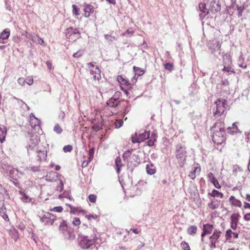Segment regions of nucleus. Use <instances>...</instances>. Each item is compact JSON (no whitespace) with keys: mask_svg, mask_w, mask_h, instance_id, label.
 I'll return each mask as SVG.
<instances>
[{"mask_svg":"<svg viewBox=\"0 0 250 250\" xmlns=\"http://www.w3.org/2000/svg\"><path fill=\"white\" fill-rule=\"evenodd\" d=\"M224 120H218L212 126L211 130L213 132L212 140L214 143L221 144L225 139V130Z\"/></svg>","mask_w":250,"mask_h":250,"instance_id":"obj_1","label":"nucleus"},{"mask_svg":"<svg viewBox=\"0 0 250 250\" xmlns=\"http://www.w3.org/2000/svg\"><path fill=\"white\" fill-rule=\"evenodd\" d=\"M88 229L92 231V234L85 236L79 235L78 238L79 246L83 249H87L90 248L97 240L96 229L94 228Z\"/></svg>","mask_w":250,"mask_h":250,"instance_id":"obj_2","label":"nucleus"},{"mask_svg":"<svg viewBox=\"0 0 250 250\" xmlns=\"http://www.w3.org/2000/svg\"><path fill=\"white\" fill-rule=\"evenodd\" d=\"M175 155L179 166L183 167L186 163L187 156L186 147L181 144L177 145L176 146Z\"/></svg>","mask_w":250,"mask_h":250,"instance_id":"obj_3","label":"nucleus"},{"mask_svg":"<svg viewBox=\"0 0 250 250\" xmlns=\"http://www.w3.org/2000/svg\"><path fill=\"white\" fill-rule=\"evenodd\" d=\"M59 230L62 233L65 238L69 240H73L75 238V233L71 228H68L66 222L63 221L59 226Z\"/></svg>","mask_w":250,"mask_h":250,"instance_id":"obj_4","label":"nucleus"},{"mask_svg":"<svg viewBox=\"0 0 250 250\" xmlns=\"http://www.w3.org/2000/svg\"><path fill=\"white\" fill-rule=\"evenodd\" d=\"M216 111L213 112V116L221 115L227 107V100L223 99H218L215 102Z\"/></svg>","mask_w":250,"mask_h":250,"instance_id":"obj_5","label":"nucleus"},{"mask_svg":"<svg viewBox=\"0 0 250 250\" xmlns=\"http://www.w3.org/2000/svg\"><path fill=\"white\" fill-rule=\"evenodd\" d=\"M149 131H144L142 133H140L139 135L136 132L134 135L131 137V141L133 143H140L149 138Z\"/></svg>","mask_w":250,"mask_h":250,"instance_id":"obj_6","label":"nucleus"},{"mask_svg":"<svg viewBox=\"0 0 250 250\" xmlns=\"http://www.w3.org/2000/svg\"><path fill=\"white\" fill-rule=\"evenodd\" d=\"M56 219V216L49 213H44L40 217V221L44 225H52Z\"/></svg>","mask_w":250,"mask_h":250,"instance_id":"obj_7","label":"nucleus"},{"mask_svg":"<svg viewBox=\"0 0 250 250\" xmlns=\"http://www.w3.org/2000/svg\"><path fill=\"white\" fill-rule=\"evenodd\" d=\"M80 33L79 30L77 28H73L70 27L66 29L65 32V35L67 38H70L72 39L76 40L80 38Z\"/></svg>","mask_w":250,"mask_h":250,"instance_id":"obj_8","label":"nucleus"},{"mask_svg":"<svg viewBox=\"0 0 250 250\" xmlns=\"http://www.w3.org/2000/svg\"><path fill=\"white\" fill-rule=\"evenodd\" d=\"M221 232L218 229L214 230L213 234L210 236V247L211 249L215 248L216 242H218V239L220 237Z\"/></svg>","mask_w":250,"mask_h":250,"instance_id":"obj_9","label":"nucleus"},{"mask_svg":"<svg viewBox=\"0 0 250 250\" xmlns=\"http://www.w3.org/2000/svg\"><path fill=\"white\" fill-rule=\"evenodd\" d=\"M39 142V139L37 135H32L31 136L28 144L26 146L28 152H29V149L31 150L36 146Z\"/></svg>","mask_w":250,"mask_h":250,"instance_id":"obj_10","label":"nucleus"},{"mask_svg":"<svg viewBox=\"0 0 250 250\" xmlns=\"http://www.w3.org/2000/svg\"><path fill=\"white\" fill-rule=\"evenodd\" d=\"M121 92L117 91L115 93L114 97L110 98L107 102V104L112 107H115L118 106L119 102L117 101V99L120 96Z\"/></svg>","mask_w":250,"mask_h":250,"instance_id":"obj_11","label":"nucleus"},{"mask_svg":"<svg viewBox=\"0 0 250 250\" xmlns=\"http://www.w3.org/2000/svg\"><path fill=\"white\" fill-rule=\"evenodd\" d=\"M198 7L200 12L199 14L200 18L201 20H203L208 14L209 10L206 8V4L203 3H200L199 4Z\"/></svg>","mask_w":250,"mask_h":250,"instance_id":"obj_12","label":"nucleus"},{"mask_svg":"<svg viewBox=\"0 0 250 250\" xmlns=\"http://www.w3.org/2000/svg\"><path fill=\"white\" fill-rule=\"evenodd\" d=\"M221 5L219 0H212L210 3V10L213 12H217L220 10Z\"/></svg>","mask_w":250,"mask_h":250,"instance_id":"obj_13","label":"nucleus"},{"mask_svg":"<svg viewBox=\"0 0 250 250\" xmlns=\"http://www.w3.org/2000/svg\"><path fill=\"white\" fill-rule=\"evenodd\" d=\"M91 75L93 76V80L99 81L101 79V70L96 66L94 69H89Z\"/></svg>","mask_w":250,"mask_h":250,"instance_id":"obj_14","label":"nucleus"},{"mask_svg":"<svg viewBox=\"0 0 250 250\" xmlns=\"http://www.w3.org/2000/svg\"><path fill=\"white\" fill-rule=\"evenodd\" d=\"M84 16L85 17H89L90 14L93 13L94 12V7L89 4H85L83 5Z\"/></svg>","mask_w":250,"mask_h":250,"instance_id":"obj_15","label":"nucleus"},{"mask_svg":"<svg viewBox=\"0 0 250 250\" xmlns=\"http://www.w3.org/2000/svg\"><path fill=\"white\" fill-rule=\"evenodd\" d=\"M10 36V30L9 29L4 30L0 34V43H5V40L7 39Z\"/></svg>","mask_w":250,"mask_h":250,"instance_id":"obj_16","label":"nucleus"},{"mask_svg":"<svg viewBox=\"0 0 250 250\" xmlns=\"http://www.w3.org/2000/svg\"><path fill=\"white\" fill-rule=\"evenodd\" d=\"M221 45L219 42L215 41L212 47H211V52L214 55L220 54Z\"/></svg>","mask_w":250,"mask_h":250,"instance_id":"obj_17","label":"nucleus"},{"mask_svg":"<svg viewBox=\"0 0 250 250\" xmlns=\"http://www.w3.org/2000/svg\"><path fill=\"white\" fill-rule=\"evenodd\" d=\"M31 40L34 42L42 45L44 43L42 39L40 38L36 33L31 34Z\"/></svg>","mask_w":250,"mask_h":250,"instance_id":"obj_18","label":"nucleus"},{"mask_svg":"<svg viewBox=\"0 0 250 250\" xmlns=\"http://www.w3.org/2000/svg\"><path fill=\"white\" fill-rule=\"evenodd\" d=\"M236 123H233L232 125V126H229L228 127L227 130L228 133L230 134H234L237 133H240V130L238 129L237 126L236 125Z\"/></svg>","mask_w":250,"mask_h":250,"instance_id":"obj_19","label":"nucleus"},{"mask_svg":"<svg viewBox=\"0 0 250 250\" xmlns=\"http://www.w3.org/2000/svg\"><path fill=\"white\" fill-rule=\"evenodd\" d=\"M146 172L148 174L152 175L156 171V167L152 164H148L146 166Z\"/></svg>","mask_w":250,"mask_h":250,"instance_id":"obj_20","label":"nucleus"},{"mask_svg":"<svg viewBox=\"0 0 250 250\" xmlns=\"http://www.w3.org/2000/svg\"><path fill=\"white\" fill-rule=\"evenodd\" d=\"M6 134V128L4 125H0V142L3 143L5 141Z\"/></svg>","mask_w":250,"mask_h":250,"instance_id":"obj_21","label":"nucleus"},{"mask_svg":"<svg viewBox=\"0 0 250 250\" xmlns=\"http://www.w3.org/2000/svg\"><path fill=\"white\" fill-rule=\"evenodd\" d=\"M30 123L32 127H35L37 125H39L40 121L32 113L30 115Z\"/></svg>","mask_w":250,"mask_h":250,"instance_id":"obj_22","label":"nucleus"},{"mask_svg":"<svg viewBox=\"0 0 250 250\" xmlns=\"http://www.w3.org/2000/svg\"><path fill=\"white\" fill-rule=\"evenodd\" d=\"M229 201H231L232 205L234 206H237L238 207H241L242 206L241 202L235 198L233 196H231L229 197Z\"/></svg>","mask_w":250,"mask_h":250,"instance_id":"obj_23","label":"nucleus"},{"mask_svg":"<svg viewBox=\"0 0 250 250\" xmlns=\"http://www.w3.org/2000/svg\"><path fill=\"white\" fill-rule=\"evenodd\" d=\"M115 163L116 167L117 173L119 174L121 171V167L122 166V161L119 157L116 158Z\"/></svg>","mask_w":250,"mask_h":250,"instance_id":"obj_24","label":"nucleus"},{"mask_svg":"<svg viewBox=\"0 0 250 250\" xmlns=\"http://www.w3.org/2000/svg\"><path fill=\"white\" fill-rule=\"evenodd\" d=\"M208 195L213 197H218L220 198H223L224 197V195L222 193L214 189H213L211 192L208 193Z\"/></svg>","mask_w":250,"mask_h":250,"instance_id":"obj_25","label":"nucleus"},{"mask_svg":"<svg viewBox=\"0 0 250 250\" xmlns=\"http://www.w3.org/2000/svg\"><path fill=\"white\" fill-rule=\"evenodd\" d=\"M156 135L154 133H152L151 134L150 140L146 142V145L149 146H153L154 144V142L156 141Z\"/></svg>","mask_w":250,"mask_h":250,"instance_id":"obj_26","label":"nucleus"},{"mask_svg":"<svg viewBox=\"0 0 250 250\" xmlns=\"http://www.w3.org/2000/svg\"><path fill=\"white\" fill-rule=\"evenodd\" d=\"M213 226L209 224L203 226V230H204L207 234H210L212 231Z\"/></svg>","mask_w":250,"mask_h":250,"instance_id":"obj_27","label":"nucleus"},{"mask_svg":"<svg viewBox=\"0 0 250 250\" xmlns=\"http://www.w3.org/2000/svg\"><path fill=\"white\" fill-rule=\"evenodd\" d=\"M117 79V81L121 84H124L126 86H129L130 85V83L125 78H123L122 76H118Z\"/></svg>","mask_w":250,"mask_h":250,"instance_id":"obj_28","label":"nucleus"},{"mask_svg":"<svg viewBox=\"0 0 250 250\" xmlns=\"http://www.w3.org/2000/svg\"><path fill=\"white\" fill-rule=\"evenodd\" d=\"M244 57H243L242 54H241V55L239 57L238 60V64L240 67H241L243 68H246L247 65L245 63H244Z\"/></svg>","mask_w":250,"mask_h":250,"instance_id":"obj_29","label":"nucleus"},{"mask_svg":"<svg viewBox=\"0 0 250 250\" xmlns=\"http://www.w3.org/2000/svg\"><path fill=\"white\" fill-rule=\"evenodd\" d=\"M197 230V227L196 226L193 225L188 229L187 232L188 234L193 235L196 233Z\"/></svg>","mask_w":250,"mask_h":250,"instance_id":"obj_30","label":"nucleus"},{"mask_svg":"<svg viewBox=\"0 0 250 250\" xmlns=\"http://www.w3.org/2000/svg\"><path fill=\"white\" fill-rule=\"evenodd\" d=\"M19 193L22 195L21 200L23 202L27 203L31 201V198L22 191H19Z\"/></svg>","mask_w":250,"mask_h":250,"instance_id":"obj_31","label":"nucleus"},{"mask_svg":"<svg viewBox=\"0 0 250 250\" xmlns=\"http://www.w3.org/2000/svg\"><path fill=\"white\" fill-rule=\"evenodd\" d=\"M38 153V157L40 160H45L47 157V153L46 151H39Z\"/></svg>","mask_w":250,"mask_h":250,"instance_id":"obj_32","label":"nucleus"},{"mask_svg":"<svg viewBox=\"0 0 250 250\" xmlns=\"http://www.w3.org/2000/svg\"><path fill=\"white\" fill-rule=\"evenodd\" d=\"M239 216L238 213H233L230 217L231 222L238 224Z\"/></svg>","mask_w":250,"mask_h":250,"instance_id":"obj_33","label":"nucleus"},{"mask_svg":"<svg viewBox=\"0 0 250 250\" xmlns=\"http://www.w3.org/2000/svg\"><path fill=\"white\" fill-rule=\"evenodd\" d=\"M133 69L134 72H135V75L141 76L144 74V71L138 67L133 66Z\"/></svg>","mask_w":250,"mask_h":250,"instance_id":"obj_34","label":"nucleus"},{"mask_svg":"<svg viewBox=\"0 0 250 250\" xmlns=\"http://www.w3.org/2000/svg\"><path fill=\"white\" fill-rule=\"evenodd\" d=\"M94 148H91L88 151V159L89 160V162H90L92 161L94 157Z\"/></svg>","mask_w":250,"mask_h":250,"instance_id":"obj_35","label":"nucleus"},{"mask_svg":"<svg viewBox=\"0 0 250 250\" xmlns=\"http://www.w3.org/2000/svg\"><path fill=\"white\" fill-rule=\"evenodd\" d=\"M223 71L227 72L229 74L234 73L235 72L233 70V69L230 66H224L223 69H222Z\"/></svg>","mask_w":250,"mask_h":250,"instance_id":"obj_36","label":"nucleus"},{"mask_svg":"<svg viewBox=\"0 0 250 250\" xmlns=\"http://www.w3.org/2000/svg\"><path fill=\"white\" fill-rule=\"evenodd\" d=\"M181 246L184 250H190L188 244L185 241L181 242Z\"/></svg>","mask_w":250,"mask_h":250,"instance_id":"obj_37","label":"nucleus"},{"mask_svg":"<svg viewBox=\"0 0 250 250\" xmlns=\"http://www.w3.org/2000/svg\"><path fill=\"white\" fill-rule=\"evenodd\" d=\"M53 130L57 134H61L62 131V128L59 124H56L55 125Z\"/></svg>","mask_w":250,"mask_h":250,"instance_id":"obj_38","label":"nucleus"},{"mask_svg":"<svg viewBox=\"0 0 250 250\" xmlns=\"http://www.w3.org/2000/svg\"><path fill=\"white\" fill-rule=\"evenodd\" d=\"M165 68L169 71H171L174 69V66L172 63H167L165 65Z\"/></svg>","mask_w":250,"mask_h":250,"instance_id":"obj_39","label":"nucleus"},{"mask_svg":"<svg viewBox=\"0 0 250 250\" xmlns=\"http://www.w3.org/2000/svg\"><path fill=\"white\" fill-rule=\"evenodd\" d=\"M216 188H220L221 186L216 178H213L210 181Z\"/></svg>","mask_w":250,"mask_h":250,"instance_id":"obj_40","label":"nucleus"},{"mask_svg":"<svg viewBox=\"0 0 250 250\" xmlns=\"http://www.w3.org/2000/svg\"><path fill=\"white\" fill-rule=\"evenodd\" d=\"M4 2L5 9L9 11L12 10V7L9 2V0H5Z\"/></svg>","mask_w":250,"mask_h":250,"instance_id":"obj_41","label":"nucleus"},{"mask_svg":"<svg viewBox=\"0 0 250 250\" xmlns=\"http://www.w3.org/2000/svg\"><path fill=\"white\" fill-rule=\"evenodd\" d=\"M208 207L212 209H215L218 208L219 205L215 204L213 201L211 200V202L208 204Z\"/></svg>","mask_w":250,"mask_h":250,"instance_id":"obj_42","label":"nucleus"},{"mask_svg":"<svg viewBox=\"0 0 250 250\" xmlns=\"http://www.w3.org/2000/svg\"><path fill=\"white\" fill-rule=\"evenodd\" d=\"M97 196L94 194H90L88 196L89 201L92 203H94L96 201Z\"/></svg>","mask_w":250,"mask_h":250,"instance_id":"obj_43","label":"nucleus"},{"mask_svg":"<svg viewBox=\"0 0 250 250\" xmlns=\"http://www.w3.org/2000/svg\"><path fill=\"white\" fill-rule=\"evenodd\" d=\"M232 234V231L230 229H229L226 231V237L227 240H230L231 235Z\"/></svg>","mask_w":250,"mask_h":250,"instance_id":"obj_44","label":"nucleus"},{"mask_svg":"<svg viewBox=\"0 0 250 250\" xmlns=\"http://www.w3.org/2000/svg\"><path fill=\"white\" fill-rule=\"evenodd\" d=\"M73 8V14L75 15L76 16H78L79 15V9L75 4H73L72 6Z\"/></svg>","mask_w":250,"mask_h":250,"instance_id":"obj_45","label":"nucleus"},{"mask_svg":"<svg viewBox=\"0 0 250 250\" xmlns=\"http://www.w3.org/2000/svg\"><path fill=\"white\" fill-rule=\"evenodd\" d=\"M123 125V121L122 120H119L116 121L115 123V127L117 128H119L121 127Z\"/></svg>","mask_w":250,"mask_h":250,"instance_id":"obj_46","label":"nucleus"},{"mask_svg":"<svg viewBox=\"0 0 250 250\" xmlns=\"http://www.w3.org/2000/svg\"><path fill=\"white\" fill-rule=\"evenodd\" d=\"M83 54V51L82 50H79L77 52L73 54V56L74 58H79Z\"/></svg>","mask_w":250,"mask_h":250,"instance_id":"obj_47","label":"nucleus"},{"mask_svg":"<svg viewBox=\"0 0 250 250\" xmlns=\"http://www.w3.org/2000/svg\"><path fill=\"white\" fill-rule=\"evenodd\" d=\"M72 150V146L70 145L65 146L63 148V150L65 152H70Z\"/></svg>","mask_w":250,"mask_h":250,"instance_id":"obj_48","label":"nucleus"},{"mask_svg":"<svg viewBox=\"0 0 250 250\" xmlns=\"http://www.w3.org/2000/svg\"><path fill=\"white\" fill-rule=\"evenodd\" d=\"M51 210L55 212H61L62 210V208L61 206L55 207L51 209Z\"/></svg>","mask_w":250,"mask_h":250,"instance_id":"obj_49","label":"nucleus"},{"mask_svg":"<svg viewBox=\"0 0 250 250\" xmlns=\"http://www.w3.org/2000/svg\"><path fill=\"white\" fill-rule=\"evenodd\" d=\"M72 223L74 225L78 226L81 224V221L79 218L75 217L74 218Z\"/></svg>","mask_w":250,"mask_h":250,"instance_id":"obj_50","label":"nucleus"},{"mask_svg":"<svg viewBox=\"0 0 250 250\" xmlns=\"http://www.w3.org/2000/svg\"><path fill=\"white\" fill-rule=\"evenodd\" d=\"M26 169L28 170H31L34 172L38 171L39 170V168L38 167H26Z\"/></svg>","mask_w":250,"mask_h":250,"instance_id":"obj_51","label":"nucleus"},{"mask_svg":"<svg viewBox=\"0 0 250 250\" xmlns=\"http://www.w3.org/2000/svg\"><path fill=\"white\" fill-rule=\"evenodd\" d=\"M25 83L29 85H31L33 83V79L32 78L28 77L25 80Z\"/></svg>","mask_w":250,"mask_h":250,"instance_id":"obj_52","label":"nucleus"},{"mask_svg":"<svg viewBox=\"0 0 250 250\" xmlns=\"http://www.w3.org/2000/svg\"><path fill=\"white\" fill-rule=\"evenodd\" d=\"M63 188V183L62 181H60V185L57 187V189L60 192H62Z\"/></svg>","mask_w":250,"mask_h":250,"instance_id":"obj_53","label":"nucleus"},{"mask_svg":"<svg viewBox=\"0 0 250 250\" xmlns=\"http://www.w3.org/2000/svg\"><path fill=\"white\" fill-rule=\"evenodd\" d=\"M132 157H134V160L137 164L140 163V159L138 154H133Z\"/></svg>","mask_w":250,"mask_h":250,"instance_id":"obj_54","label":"nucleus"},{"mask_svg":"<svg viewBox=\"0 0 250 250\" xmlns=\"http://www.w3.org/2000/svg\"><path fill=\"white\" fill-rule=\"evenodd\" d=\"M95 62H89V63H87V69H94L95 67H94V63Z\"/></svg>","mask_w":250,"mask_h":250,"instance_id":"obj_55","label":"nucleus"},{"mask_svg":"<svg viewBox=\"0 0 250 250\" xmlns=\"http://www.w3.org/2000/svg\"><path fill=\"white\" fill-rule=\"evenodd\" d=\"M86 217L88 219V220H90L92 218L96 219L98 218V215L96 214H91V215H86Z\"/></svg>","mask_w":250,"mask_h":250,"instance_id":"obj_56","label":"nucleus"},{"mask_svg":"<svg viewBox=\"0 0 250 250\" xmlns=\"http://www.w3.org/2000/svg\"><path fill=\"white\" fill-rule=\"evenodd\" d=\"M104 38L107 40H109L111 42L113 41L112 39H115V37L108 35H105Z\"/></svg>","mask_w":250,"mask_h":250,"instance_id":"obj_57","label":"nucleus"},{"mask_svg":"<svg viewBox=\"0 0 250 250\" xmlns=\"http://www.w3.org/2000/svg\"><path fill=\"white\" fill-rule=\"evenodd\" d=\"M18 82L20 85H23L25 83V80L24 78H20L18 80Z\"/></svg>","mask_w":250,"mask_h":250,"instance_id":"obj_58","label":"nucleus"},{"mask_svg":"<svg viewBox=\"0 0 250 250\" xmlns=\"http://www.w3.org/2000/svg\"><path fill=\"white\" fill-rule=\"evenodd\" d=\"M133 151V149H130L129 150L126 151L124 154V157H125V156H129Z\"/></svg>","mask_w":250,"mask_h":250,"instance_id":"obj_59","label":"nucleus"},{"mask_svg":"<svg viewBox=\"0 0 250 250\" xmlns=\"http://www.w3.org/2000/svg\"><path fill=\"white\" fill-rule=\"evenodd\" d=\"M237 10L238 11V16L239 17H240L242 16V12H243V9L241 7L237 5Z\"/></svg>","mask_w":250,"mask_h":250,"instance_id":"obj_60","label":"nucleus"},{"mask_svg":"<svg viewBox=\"0 0 250 250\" xmlns=\"http://www.w3.org/2000/svg\"><path fill=\"white\" fill-rule=\"evenodd\" d=\"M54 173L53 172H49V174H47L46 176V180L48 181H52V180L51 179L50 175L51 174H54Z\"/></svg>","mask_w":250,"mask_h":250,"instance_id":"obj_61","label":"nucleus"},{"mask_svg":"<svg viewBox=\"0 0 250 250\" xmlns=\"http://www.w3.org/2000/svg\"><path fill=\"white\" fill-rule=\"evenodd\" d=\"M65 113L63 111H61L59 115V118L62 120H63L65 117Z\"/></svg>","mask_w":250,"mask_h":250,"instance_id":"obj_62","label":"nucleus"},{"mask_svg":"<svg viewBox=\"0 0 250 250\" xmlns=\"http://www.w3.org/2000/svg\"><path fill=\"white\" fill-rule=\"evenodd\" d=\"M222 84L224 86H227L229 84V83L227 79L222 81Z\"/></svg>","mask_w":250,"mask_h":250,"instance_id":"obj_63","label":"nucleus"},{"mask_svg":"<svg viewBox=\"0 0 250 250\" xmlns=\"http://www.w3.org/2000/svg\"><path fill=\"white\" fill-rule=\"evenodd\" d=\"M244 219L247 221L250 220V213H247L244 215Z\"/></svg>","mask_w":250,"mask_h":250,"instance_id":"obj_64","label":"nucleus"}]
</instances>
